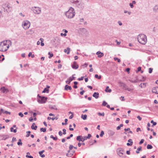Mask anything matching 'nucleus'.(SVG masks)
<instances>
[{
  "mask_svg": "<svg viewBox=\"0 0 158 158\" xmlns=\"http://www.w3.org/2000/svg\"><path fill=\"white\" fill-rule=\"evenodd\" d=\"M64 14L68 18L71 19L73 18L75 14L74 9L72 7H70L69 10L65 12Z\"/></svg>",
  "mask_w": 158,
  "mask_h": 158,
  "instance_id": "obj_1",
  "label": "nucleus"
},
{
  "mask_svg": "<svg viewBox=\"0 0 158 158\" xmlns=\"http://www.w3.org/2000/svg\"><path fill=\"white\" fill-rule=\"evenodd\" d=\"M138 41L142 44H145L147 42V38L146 35L144 34L139 35L137 38Z\"/></svg>",
  "mask_w": 158,
  "mask_h": 158,
  "instance_id": "obj_2",
  "label": "nucleus"
},
{
  "mask_svg": "<svg viewBox=\"0 0 158 158\" xmlns=\"http://www.w3.org/2000/svg\"><path fill=\"white\" fill-rule=\"evenodd\" d=\"M9 45L7 44V41H4L0 43V51L5 52L9 48Z\"/></svg>",
  "mask_w": 158,
  "mask_h": 158,
  "instance_id": "obj_3",
  "label": "nucleus"
},
{
  "mask_svg": "<svg viewBox=\"0 0 158 158\" xmlns=\"http://www.w3.org/2000/svg\"><path fill=\"white\" fill-rule=\"evenodd\" d=\"M33 12L36 15H39L41 12V8L39 7L33 6L31 8Z\"/></svg>",
  "mask_w": 158,
  "mask_h": 158,
  "instance_id": "obj_4",
  "label": "nucleus"
},
{
  "mask_svg": "<svg viewBox=\"0 0 158 158\" xmlns=\"http://www.w3.org/2000/svg\"><path fill=\"white\" fill-rule=\"evenodd\" d=\"M38 97L39 98H38V102L39 103H44L46 102L47 100V98L44 97H41L38 95Z\"/></svg>",
  "mask_w": 158,
  "mask_h": 158,
  "instance_id": "obj_5",
  "label": "nucleus"
},
{
  "mask_svg": "<svg viewBox=\"0 0 158 158\" xmlns=\"http://www.w3.org/2000/svg\"><path fill=\"white\" fill-rule=\"evenodd\" d=\"M22 25L23 28L24 29L26 30L30 27V23L27 20L23 22Z\"/></svg>",
  "mask_w": 158,
  "mask_h": 158,
  "instance_id": "obj_6",
  "label": "nucleus"
},
{
  "mask_svg": "<svg viewBox=\"0 0 158 158\" xmlns=\"http://www.w3.org/2000/svg\"><path fill=\"white\" fill-rule=\"evenodd\" d=\"M124 152L123 150L121 148H118L117 150V154L120 156H122L123 154V152Z\"/></svg>",
  "mask_w": 158,
  "mask_h": 158,
  "instance_id": "obj_7",
  "label": "nucleus"
},
{
  "mask_svg": "<svg viewBox=\"0 0 158 158\" xmlns=\"http://www.w3.org/2000/svg\"><path fill=\"white\" fill-rule=\"evenodd\" d=\"M72 68L74 69H76L78 68V65L77 64L76 61H74L73 64L72 65Z\"/></svg>",
  "mask_w": 158,
  "mask_h": 158,
  "instance_id": "obj_8",
  "label": "nucleus"
},
{
  "mask_svg": "<svg viewBox=\"0 0 158 158\" xmlns=\"http://www.w3.org/2000/svg\"><path fill=\"white\" fill-rule=\"evenodd\" d=\"M118 83L120 84V86L123 87L124 88V89L125 88H126L127 86L125 84L121 81H119Z\"/></svg>",
  "mask_w": 158,
  "mask_h": 158,
  "instance_id": "obj_9",
  "label": "nucleus"
},
{
  "mask_svg": "<svg viewBox=\"0 0 158 158\" xmlns=\"http://www.w3.org/2000/svg\"><path fill=\"white\" fill-rule=\"evenodd\" d=\"M153 11L156 13H158V5H155L153 9Z\"/></svg>",
  "mask_w": 158,
  "mask_h": 158,
  "instance_id": "obj_10",
  "label": "nucleus"
},
{
  "mask_svg": "<svg viewBox=\"0 0 158 158\" xmlns=\"http://www.w3.org/2000/svg\"><path fill=\"white\" fill-rule=\"evenodd\" d=\"M96 54L98 55V57L99 58H101L104 56V54L100 51L97 52Z\"/></svg>",
  "mask_w": 158,
  "mask_h": 158,
  "instance_id": "obj_11",
  "label": "nucleus"
},
{
  "mask_svg": "<svg viewBox=\"0 0 158 158\" xmlns=\"http://www.w3.org/2000/svg\"><path fill=\"white\" fill-rule=\"evenodd\" d=\"M0 136L2 137V138H1L2 140H6L9 137V136L8 135H0Z\"/></svg>",
  "mask_w": 158,
  "mask_h": 158,
  "instance_id": "obj_12",
  "label": "nucleus"
},
{
  "mask_svg": "<svg viewBox=\"0 0 158 158\" xmlns=\"http://www.w3.org/2000/svg\"><path fill=\"white\" fill-rule=\"evenodd\" d=\"M93 96L97 99L99 98V94L98 92H94L93 95Z\"/></svg>",
  "mask_w": 158,
  "mask_h": 158,
  "instance_id": "obj_13",
  "label": "nucleus"
},
{
  "mask_svg": "<svg viewBox=\"0 0 158 158\" xmlns=\"http://www.w3.org/2000/svg\"><path fill=\"white\" fill-rule=\"evenodd\" d=\"M108 133L109 136H112L114 135L115 132L112 130H109L108 131Z\"/></svg>",
  "mask_w": 158,
  "mask_h": 158,
  "instance_id": "obj_14",
  "label": "nucleus"
},
{
  "mask_svg": "<svg viewBox=\"0 0 158 158\" xmlns=\"http://www.w3.org/2000/svg\"><path fill=\"white\" fill-rule=\"evenodd\" d=\"M34 33V31L32 29H30L26 32L27 34L28 35H31Z\"/></svg>",
  "mask_w": 158,
  "mask_h": 158,
  "instance_id": "obj_15",
  "label": "nucleus"
},
{
  "mask_svg": "<svg viewBox=\"0 0 158 158\" xmlns=\"http://www.w3.org/2000/svg\"><path fill=\"white\" fill-rule=\"evenodd\" d=\"M64 52L65 53H66L67 54H69L70 53V48L68 47L67 49H65L64 50Z\"/></svg>",
  "mask_w": 158,
  "mask_h": 158,
  "instance_id": "obj_16",
  "label": "nucleus"
},
{
  "mask_svg": "<svg viewBox=\"0 0 158 158\" xmlns=\"http://www.w3.org/2000/svg\"><path fill=\"white\" fill-rule=\"evenodd\" d=\"M75 75V74H73L72 75V77H70L69 78V82L68 83H70V82L72 81L73 80H74L75 78V77L73 76Z\"/></svg>",
  "mask_w": 158,
  "mask_h": 158,
  "instance_id": "obj_17",
  "label": "nucleus"
},
{
  "mask_svg": "<svg viewBox=\"0 0 158 158\" xmlns=\"http://www.w3.org/2000/svg\"><path fill=\"white\" fill-rule=\"evenodd\" d=\"M72 89V88L71 86H69L67 85H65L64 87V89L65 90H68V89L71 90Z\"/></svg>",
  "mask_w": 158,
  "mask_h": 158,
  "instance_id": "obj_18",
  "label": "nucleus"
},
{
  "mask_svg": "<svg viewBox=\"0 0 158 158\" xmlns=\"http://www.w3.org/2000/svg\"><path fill=\"white\" fill-rule=\"evenodd\" d=\"M6 6L8 9V10H6V12L7 13H9V12H11L12 11V10L10 9V8H11V7L9 6V5H8V4L6 5Z\"/></svg>",
  "mask_w": 158,
  "mask_h": 158,
  "instance_id": "obj_19",
  "label": "nucleus"
},
{
  "mask_svg": "<svg viewBox=\"0 0 158 158\" xmlns=\"http://www.w3.org/2000/svg\"><path fill=\"white\" fill-rule=\"evenodd\" d=\"M35 125V123H33L32 125L31 126V128L32 129L36 130L37 127L36 125H35V126H34Z\"/></svg>",
  "mask_w": 158,
  "mask_h": 158,
  "instance_id": "obj_20",
  "label": "nucleus"
},
{
  "mask_svg": "<svg viewBox=\"0 0 158 158\" xmlns=\"http://www.w3.org/2000/svg\"><path fill=\"white\" fill-rule=\"evenodd\" d=\"M109 87L108 86H107L106 87V89L105 90V91L106 92H109L110 93L111 91V90L110 89H109Z\"/></svg>",
  "mask_w": 158,
  "mask_h": 158,
  "instance_id": "obj_21",
  "label": "nucleus"
},
{
  "mask_svg": "<svg viewBox=\"0 0 158 158\" xmlns=\"http://www.w3.org/2000/svg\"><path fill=\"white\" fill-rule=\"evenodd\" d=\"M82 137L81 136H78L77 137L76 139L79 142L82 141Z\"/></svg>",
  "mask_w": 158,
  "mask_h": 158,
  "instance_id": "obj_22",
  "label": "nucleus"
},
{
  "mask_svg": "<svg viewBox=\"0 0 158 158\" xmlns=\"http://www.w3.org/2000/svg\"><path fill=\"white\" fill-rule=\"evenodd\" d=\"M158 89V88H154L152 90V92L153 93L158 94V92L157 91V89Z\"/></svg>",
  "mask_w": 158,
  "mask_h": 158,
  "instance_id": "obj_23",
  "label": "nucleus"
},
{
  "mask_svg": "<svg viewBox=\"0 0 158 158\" xmlns=\"http://www.w3.org/2000/svg\"><path fill=\"white\" fill-rule=\"evenodd\" d=\"M87 115L86 114H82L81 116V118L84 120H85L86 119Z\"/></svg>",
  "mask_w": 158,
  "mask_h": 158,
  "instance_id": "obj_24",
  "label": "nucleus"
},
{
  "mask_svg": "<svg viewBox=\"0 0 158 158\" xmlns=\"http://www.w3.org/2000/svg\"><path fill=\"white\" fill-rule=\"evenodd\" d=\"M40 40L41 41V45L43 46L44 45V44L43 43L44 40L43 38H40Z\"/></svg>",
  "mask_w": 158,
  "mask_h": 158,
  "instance_id": "obj_25",
  "label": "nucleus"
},
{
  "mask_svg": "<svg viewBox=\"0 0 158 158\" xmlns=\"http://www.w3.org/2000/svg\"><path fill=\"white\" fill-rule=\"evenodd\" d=\"M73 155V154L71 152L69 153H67L66 154V156L68 157H71Z\"/></svg>",
  "mask_w": 158,
  "mask_h": 158,
  "instance_id": "obj_26",
  "label": "nucleus"
},
{
  "mask_svg": "<svg viewBox=\"0 0 158 158\" xmlns=\"http://www.w3.org/2000/svg\"><path fill=\"white\" fill-rule=\"evenodd\" d=\"M17 128L16 127V129H14L12 127L10 128V131L11 132H13L14 133H16L17 132Z\"/></svg>",
  "mask_w": 158,
  "mask_h": 158,
  "instance_id": "obj_27",
  "label": "nucleus"
},
{
  "mask_svg": "<svg viewBox=\"0 0 158 158\" xmlns=\"http://www.w3.org/2000/svg\"><path fill=\"white\" fill-rule=\"evenodd\" d=\"M95 77L98 79H100L101 78V75H99V76H98V75L95 74Z\"/></svg>",
  "mask_w": 158,
  "mask_h": 158,
  "instance_id": "obj_28",
  "label": "nucleus"
},
{
  "mask_svg": "<svg viewBox=\"0 0 158 158\" xmlns=\"http://www.w3.org/2000/svg\"><path fill=\"white\" fill-rule=\"evenodd\" d=\"M141 147H139L137 148V150L136 151V152L137 153H139V151H141Z\"/></svg>",
  "mask_w": 158,
  "mask_h": 158,
  "instance_id": "obj_29",
  "label": "nucleus"
},
{
  "mask_svg": "<svg viewBox=\"0 0 158 158\" xmlns=\"http://www.w3.org/2000/svg\"><path fill=\"white\" fill-rule=\"evenodd\" d=\"M49 108L51 109H54V110H57V108L56 107V106H49Z\"/></svg>",
  "mask_w": 158,
  "mask_h": 158,
  "instance_id": "obj_30",
  "label": "nucleus"
},
{
  "mask_svg": "<svg viewBox=\"0 0 158 158\" xmlns=\"http://www.w3.org/2000/svg\"><path fill=\"white\" fill-rule=\"evenodd\" d=\"M81 31L82 32L84 33H85L87 32V30L85 28H82Z\"/></svg>",
  "mask_w": 158,
  "mask_h": 158,
  "instance_id": "obj_31",
  "label": "nucleus"
},
{
  "mask_svg": "<svg viewBox=\"0 0 158 158\" xmlns=\"http://www.w3.org/2000/svg\"><path fill=\"white\" fill-rule=\"evenodd\" d=\"M129 81L132 83H136L138 82V81L137 80H131L129 79Z\"/></svg>",
  "mask_w": 158,
  "mask_h": 158,
  "instance_id": "obj_32",
  "label": "nucleus"
},
{
  "mask_svg": "<svg viewBox=\"0 0 158 158\" xmlns=\"http://www.w3.org/2000/svg\"><path fill=\"white\" fill-rule=\"evenodd\" d=\"M123 126V124H120L119 126H118L117 127V130H119L120 129L121 127H122Z\"/></svg>",
  "mask_w": 158,
  "mask_h": 158,
  "instance_id": "obj_33",
  "label": "nucleus"
},
{
  "mask_svg": "<svg viewBox=\"0 0 158 158\" xmlns=\"http://www.w3.org/2000/svg\"><path fill=\"white\" fill-rule=\"evenodd\" d=\"M17 144L19 145H22V143L21 142V139H19V141L17 143Z\"/></svg>",
  "mask_w": 158,
  "mask_h": 158,
  "instance_id": "obj_34",
  "label": "nucleus"
},
{
  "mask_svg": "<svg viewBox=\"0 0 158 158\" xmlns=\"http://www.w3.org/2000/svg\"><path fill=\"white\" fill-rule=\"evenodd\" d=\"M46 128H41L40 129V131H42V132H46Z\"/></svg>",
  "mask_w": 158,
  "mask_h": 158,
  "instance_id": "obj_35",
  "label": "nucleus"
},
{
  "mask_svg": "<svg viewBox=\"0 0 158 158\" xmlns=\"http://www.w3.org/2000/svg\"><path fill=\"white\" fill-rule=\"evenodd\" d=\"M147 148L148 149H151L152 148V146L151 145L148 144L147 146Z\"/></svg>",
  "mask_w": 158,
  "mask_h": 158,
  "instance_id": "obj_36",
  "label": "nucleus"
},
{
  "mask_svg": "<svg viewBox=\"0 0 158 158\" xmlns=\"http://www.w3.org/2000/svg\"><path fill=\"white\" fill-rule=\"evenodd\" d=\"M50 138L52 139L53 140H56L57 139V138L56 137H54L53 135H51L50 136Z\"/></svg>",
  "mask_w": 158,
  "mask_h": 158,
  "instance_id": "obj_37",
  "label": "nucleus"
},
{
  "mask_svg": "<svg viewBox=\"0 0 158 158\" xmlns=\"http://www.w3.org/2000/svg\"><path fill=\"white\" fill-rule=\"evenodd\" d=\"M48 91H49V90L48 89L46 88H45L44 89V90L43 91L42 93H45V92L48 93Z\"/></svg>",
  "mask_w": 158,
  "mask_h": 158,
  "instance_id": "obj_38",
  "label": "nucleus"
},
{
  "mask_svg": "<svg viewBox=\"0 0 158 158\" xmlns=\"http://www.w3.org/2000/svg\"><path fill=\"white\" fill-rule=\"evenodd\" d=\"M1 90L3 93H5L6 90V89L4 87H3L1 88Z\"/></svg>",
  "mask_w": 158,
  "mask_h": 158,
  "instance_id": "obj_39",
  "label": "nucleus"
},
{
  "mask_svg": "<svg viewBox=\"0 0 158 158\" xmlns=\"http://www.w3.org/2000/svg\"><path fill=\"white\" fill-rule=\"evenodd\" d=\"M151 123L153 124V125H152V127H153L154 126L156 125V123L154 122L153 120H152L151 121Z\"/></svg>",
  "mask_w": 158,
  "mask_h": 158,
  "instance_id": "obj_40",
  "label": "nucleus"
},
{
  "mask_svg": "<svg viewBox=\"0 0 158 158\" xmlns=\"http://www.w3.org/2000/svg\"><path fill=\"white\" fill-rule=\"evenodd\" d=\"M98 114L99 116H104L105 114L104 112H103L102 113H100V112H99L98 113Z\"/></svg>",
  "mask_w": 158,
  "mask_h": 158,
  "instance_id": "obj_41",
  "label": "nucleus"
},
{
  "mask_svg": "<svg viewBox=\"0 0 158 158\" xmlns=\"http://www.w3.org/2000/svg\"><path fill=\"white\" fill-rule=\"evenodd\" d=\"M87 139L86 138V136H85L84 137L82 136V142H83L85 140H86Z\"/></svg>",
  "mask_w": 158,
  "mask_h": 158,
  "instance_id": "obj_42",
  "label": "nucleus"
},
{
  "mask_svg": "<svg viewBox=\"0 0 158 158\" xmlns=\"http://www.w3.org/2000/svg\"><path fill=\"white\" fill-rule=\"evenodd\" d=\"M114 59L115 60H117L118 62H120L121 61L120 59L118 58L117 57H114Z\"/></svg>",
  "mask_w": 158,
  "mask_h": 158,
  "instance_id": "obj_43",
  "label": "nucleus"
},
{
  "mask_svg": "<svg viewBox=\"0 0 158 158\" xmlns=\"http://www.w3.org/2000/svg\"><path fill=\"white\" fill-rule=\"evenodd\" d=\"M124 89L126 90H127L128 91H130L132 90V89H131V88H128L127 86L126 88H125Z\"/></svg>",
  "mask_w": 158,
  "mask_h": 158,
  "instance_id": "obj_44",
  "label": "nucleus"
},
{
  "mask_svg": "<svg viewBox=\"0 0 158 158\" xmlns=\"http://www.w3.org/2000/svg\"><path fill=\"white\" fill-rule=\"evenodd\" d=\"M104 132L103 131H102L101 132V133L100 135V137H102L103 135H104Z\"/></svg>",
  "mask_w": 158,
  "mask_h": 158,
  "instance_id": "obj_45",
  "label": "nucleus"
},
{
  "mask_svg": "<svg viewBox=\"0 0 158 158\" xmlns=\"http://www.w3.org/2000/svg\"><path fill=\"white\" fill-rule=\"evenodd\" d=\"M27 134L26 135V137H28L30 136V134L31 133V132L30 131H28L27 132Z\"/></svg>",
  "mask_w": 158,
  "mask_h": 158,
  "instance_id": "obj_46",
  "label": "nucleus"
},
{
  "mask_svg": "<svg viewBox=\"0 0 158 158\" xmlns=\"http://www.w3.org/2000/svg\"><path fill=\"white\" fill-rule=\"evenodd\" d=\"M48 54L49 55H50V56H49V58H51L53 56V54H51L50 52H49L48 53Z\"/></svg>",
  "mask_w": 158,
  "mask_h": 158,
  "instance_id": "obj_47",
  "label": "nucleus"
},
{
  "mask_svg": "<svg viewBox=\"0 0 158 158\" xmlns=\"http://www.w3.org/2000/svg\"><path fill=\"white\" fill-rule=\"evenodd\" d=\"M124 13H127L129 15H130L131 14V11H128L127 10H124Z\"/></svg>",
  "mask_w": 158,
  "mask_h": 158,
  "instance_id": "obj_48",
  "label": "nucleus"
},
{
  "mask_svg": "<svg viewBox=\"0 0 158 158\" xmlns=\"http://www.w3.org/2000/svg\"><path fill=\"white\" fill-rule=\"evenodd\" d=\"M107 104V103L105 101H103L102 103V105L103 106H106Z\"/></svg>",
  "mask_w": 158,
  "mask_h": 158,
  "instance_id": "obj_49",
  "label": "nucleus"
},
{
  "mask_svg": "<svg viewBox=\"0 0 158 158\" xmlns=\"http://www.w3.org/2000/svg\"><path fill=\"white\" fill-rule=\"evenodd\" d=\"M153 70V69L152 68H150L149 69L148 72L149 73H152Z\"/></svg>",
  "mask_w": 158,
  "mask_h": 158,
  "instance_id": "obj_50",
  "label": "nucleus"
},
{
  "mask_svg": "<svg viewBox=\"0 0 158 158\" xmlns=\"http://www.w3.org/2000/svg\"><path fill=\"white\" fill-rule=\"evenodd\" d=\"M91 137V135L90 134H89L88 135V136H86L87 139H89Z\"/></svg>",
  "mask_w": 158,
  "mask_h": 158,
  "instance_id": "obj_51",
  "label": "nucleus"
},
{
  "mask_svg": "<svg viewBox=\"0 0 158 158\" xmlns=\"http://www.w3.org/2000/svg\"><path fill=\"white\" fill-rule=\"evenodd\" d=\"M63 134L64 135H65L66 134V130L65 129H63Z\"/></svg>",
  "mask_w": 158,
  "mask_h": 158,
  "instance_id": "obj_52",
  "label": "nucleus"
},
{
  "mask_svg": "<svg viewBox=\"0 0 158 158\" xmlns=\"http://www.w3.org/2000/svg\"><path fill=\"white\" fill-rule=\"evenodd\" d=\"M3 113H6V114H10V113L9 112H8V111H3Z\"/></svg>",
  "mask_w": 158,
  "mask_h": 158,
  "instance_id": "obj_53",
  "label": "nucleus"
},
{
  "mask_svg": "<svg viewBox=\"0 0 158 158\" xmlns=\"http://www.w3.org/2000/svg\"><path fill=\"white\" fill-rule=\"evenodd\" d=\"M73 148V145H69V148L70 150H71Z\"/></svg>",
  "mask_w": 158,
  "mask_h": 158,
  "instance_id": "obj_54",
  "label": "nucleus"
},
{
  "mask_svg": "<svg viewBox=\"0 0 158 158\" xmlns=\"http://www.w3.org/2000/svg\"><path fill=\"white\" fill-rule=\"evenodd\" d=\"M144 141V139H142L139 143V144H141L143 143Z\"/></svg>",
  "mask_w": 158,
  "mask_h": 158,
  "instance_id": "obj_55",
  "label": "nucleus"
},
{
  "mask_svg": "<svg viewBox=\"0 0 158 158\" xmlns=\"http://www.w3.org/2000/svg\"><path fill=\"white\" fill-rule=\"evenodd\" d=\"M19 115L21 117H23V114L21 112L19 113Z\"/></svg>",
  "mask_w": 158,
  "mask_h": 158,
  "instance_id": "obj_56",
  "label": "nucleus"
},
{
  "mask_svg": "<svg viewBox=\"0 0 158 158\" xmlns=\"http://www.w3.org/2000/svg\"><path fill=\"white\" fill-rule=\"evenodd\" d=\"M44 152V150H43L41 151H40L39 152V154L40 156H41V155H42V153H43Z\"/></svg>",
  "mask_w": 158,
  "mask_h": 158,
  "instance_id": "obj_57",
  "label": "nucleus"
},
{
  "mask_svg": "<svg viewBox=\"0 0 158 158\" xmlns=\"http://www.w3.org/2000/svg\"><path fill=\"white\" fill-rule=\"evenodd\" d=\"M128 142H130L131 143L133 144V142L132 141V140L131 139H129L128 140Z\"/></svg>",
  "mask_w": 158,
  "mask_h": 158,
  "instance_id": "obj_58",
  "label": "nucleus"
},
{
  "mask_svg": "<svg viewBox=\"0 0 158 158\" xmlns=\"http://www.w3.org/2000/svg\"><path fill=\"white\" fill-rule=\"evenodd\" d=\"M26 157L27 158H33V157L31 156H28V155H26Z\"/></svg>",
  "mask_w": 158,
  "mask_h": 158,
  "instance_id": "obj_59",
  "label": "nucleus"
},
{
  "mask_svg": "<svg viewBox=\"0 0 158 158\" xmlns=\"http://www.w3.org/2000/svg\"><path fill=\"white\" fill-rule=\"evenodd\" d=\"M129 5L130 6L131 8H133L134 6L132 3H130Z\"/></svg>",
  "mask_w": 158,
  "mask_h": 158,
  "instance_id": "obj_60",
  "label": "nucleus"
},
{
  "mask_svg": "<svg viewBox=\"0 0 158 158\" xmlns=\"http://www.w3.org/2000/svg\"><path fill=\"white\" fill-rule=\"evenodd\" d=\"M141 68L140 67H139L137 68V72L140 71L141 70Z\"/></svg>",
  "mask_w": 158,
  "mask_h": 158,
  "instance_id": "obj_61",
  "label": "nucleus"
},
{
  "mask_svg": "<svg viewBox=\"0 0 158 158\" xmlns=\"http://www.w3.org/2000/svg\"><path fill=\"white\" fill-rule=\"evenodd\" d=\"M83 77H82L80 78H78L77 80L79 81H81L83 79Z\"/></svg>",
  "mask_w": 158,
  "mask_h": 158,
  "instance_id": "obj_62",
  "label": "nucleus"
},
{
  "mask_svg": "<svg viewBox=\"0 0 158 158\" xmlns=\"http://www.w3.org/2000/svg\"><path fill=\"white\" fill-rule=\"evenodd\" d=\"M63 133H62V131H60L59 132V135L60 136H61L62 135Z\"/></svg>",
  "mask_w": 158,
  "mask_h": 158,
  "instance_id": "obj_63",
  "label": "nucleus"
},
{
  "mask_svg": "<svg viewBox=\"0 0 158 158\" xmlns=\"http://www.w3.org/2000/svg\"><path fill=\"white\" fill-rule=\"evenodd\" d=\"M142 79L141 80V81H144L146 79V77H142Z\"/></svg>",
  "mask_w": 158,
  "mask_h": 158,
  "instance_id": "obj_64",
  "label": "nucleus"
}]
</instances>
